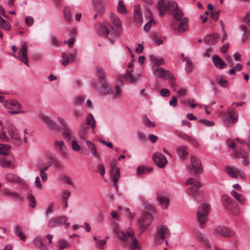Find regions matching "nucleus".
Here are the masks:
<instances>
[{"label": "nucleus", "instance_id": "c03bdc74", "mask_svg": "<svg viewBox=\"0 0 250 250\" xmlns=\"http://www.w3.org/2000/svg\"><path fill=\"white\" fill-rule=\"evenodd\" d=\"M117 9L119 12L122 14H125L127 13V11L121 0H120L118 2Z\"/></svg>", "mask_w": 250, "mask_h": 250}, {"label": "nucleus", "instance_id": "c9c22d12", "mask_svg": "<svg viewBox=\"0 0 250 250\" xmlns=\"http://www.w3.org/2000/svg\"><path fill=\"white\" fill-rule=\"evenodd\" d=\"M231 193L233 197L235 198L240 204H245V199L241 194L238 193L235 190H232L231 192Z\"/></svg>", "mask_w": 250, "mask_h": 250}, {"label": "nucleus", "instance_id": "de8ad7c7", "mask_svg": "<svg viewBox=\"0 0 250 250\" xmlns=\"http://www.w3.org/2000/svg\"><path fill=\"white\" fill-rule=\"evenodd\" d=\"M177 150L178 154L180 157H184L188 154L186 147L182 146H179L177 148Z\"/></svg>", "mask_w": 250, "mask_h": 250}, {"label": "nucleus", "instance_id": "7c9ffc66", "mask_svg": "<svg viewBox=\"0 0 250 250\" xmlns=\"http://www.w3.org/2000/svg\"><path fill=\"white\" fill-rule=\"evenodd\" d=\"M234 156L236 158H242L243 159L242 163L244 166H248L250 162L247 159V154L243 150L240 149L239 151H236L235 152Z\"/></svg>", "mask_w": 250, "mask_h": 250}, {"label": "nucleus", "instance_id": "4c0bfd02", "mask_svg": "<svg viewBox=\"0 0 250 250\" xmlns=\"http://www.w3.org/2000/svg\"><path fill=\"white\" fill-rule=\"evenodd\" d=\"M87 124L91 125V128L93 130L95 126V120L93 115L89 113L86 117V119Z\"/></svg>", "mask_w": 250, "mask_h": 250}, {"label": "nucleus", "instance_id": "4d7b16f0", "mask_svg": "<svg viewBox=\"0 0 250 250\" xmlns=\"http://www.w3.org/2000/svg\"><path fill=\"white\" fill-rule=\"evenodd\" d=\"M143 123L148 127H154L155 126V123L151 122L146 116H144Z\"/></svg>", "mask_w": 250, "mask_h": 250}, {"label": "nucleus", "instance_id": "a18cd8bd", "mask_svg": "<svg viewBox=\"0 0 250 250\" xmlns=\"http://www.w3.org/2000/svg\"><path fill=\"white\" fill-rule=\"evenodd\" d=\"M186 61V71L188 73H190L194 68V65L191 61L188 58L185 59Z\"/></svg>", "mask_w": 250, "mask_h": 250}, {"label": "nucleus", "instance_id": "603ef678", "mask_svg": "<svg viewBox=\"0 0 250 250\" xmlns=\"http://www.w3.org/2000/svg\"><path fill=\"white\" fill-rule=\"evenodd\" d=\"M62 65L63 66L67 65L70 62V60L68 55L65 52H63L62 54Z\"/></svg>", "mask_w": 250, "mask_h": 250}, {"label": "nucleus", "instance_id": "9d476101", "mask_svg": "<svg viewBox=\"0 0 250 250\" xmlns=\"http://www.w3.org/2000/svg\"><path fill=\"white\" fill-rule=\"evenodd\" d=\"M214 235L217 236L230 238L234 235V232L230 228L224 226L216 227L213 230Z\"/></svg>", "mask_w": 250, "mask_h": 250}, {"label": "nucleus", "instance_id": "7ed1b4c3", "mask_svg": "<svg viewBox=\"0 0 250 250\" xmlns=\"http://www.w3.org/2000/svg\"><path fill=\"white\" fill-rule=\"evenodd\" d=\"M154 62L155 64L152 66V69L156 75L161 78H174V76L170 71L159 66V65H162L165 63L163 58L159 59H155Z\"/></svg>", "mask_w": 250, "mask_h": 250}, {"label": "nucleus", "instance_id": "72a5a7b5", "mask_svg": "<svg viewBox=\"0 0 250 250\" xmlns=\"http://www.w3.org/2000/svg\"><path fill=\"white\" fill-rule=\"evenodd\" d=\"M238 168L235 167H226L225 171L232 178H237V171Z\"/></svg>", "mask_w": 250, "mask_h": 250}, {"label": "nucleus", "instance_id": "6e6d98bb", "mask_svg": "<svg viewBox=\"0 0 250 250\" xmlns=\"http://www.w3.org/2000/svg\"><path fill=\"white\" fill-rule=\"evenodd\" d=\"M199 123L205 126H211L214 125V123L212 121H208L204 119H201L199 120Z\"/></svg>", "mask_w": 250, "mask_h": 250}, {"label": "nucleus", "instance_id": "6ab92c4d", "mask_svg": "<svg viewBox=\"0 0 250 250\" xmlns=\"http://www.w3.org/2000/svg\"><path fill=\"white\" fill-rule=\"evenodd\" d=\"M5 179L7 182L19 185H24V181L18 175L12 173H7L4 176Z\"/></svg>", "mask_w": 250, "mask_h": 250}, {"label": "nucleus", "instance_id": "774afa93", "mask_svg": "<svg viewBox=\"0 0 250 250\" xmlns=\"http://www.w3.org/2000/svg\"><path fill=\"white\" fill-rule=\"evenodd\" d=\"M0 165L3 167H8L10 165V162L0 158Z\"/></svg>", "mask_w": 250, "mask_h": 250}, {"label": "nucleus", "instance_id": "680f3d73", "mask_svg": "<svg viewBox=\"0 0 250 250\" xmlns=\"http://www.w3.org/2000/svg\"><path fill=\"white\" fill-rule=\"evenodd\" d=\"M84 100L83 96H78L74 99V103L76 105H81Z\"/></svg>", "mask_w": 250, "mask_h": 250}, {"label": "nucleus", "instance_id": "a211bd4d", "mask_svg": "<svg viewBox=\"0 0 250 250\" xmlns=\"http://www.w3.org/2000/svg\"><path fill=\"white\" fill-rule=\"evenodd\" d=\"M3 195L15 200H22L24 197L19 193L10 188H4L2 190Z\"/></svg>", "mask_w": 250, "mask_h": 250}, {"label": "nucleus", "instance_id": "69168bd1", "mask_svg": "<svg viewBox=\"0 0 250 250\" xmlns=\"http://www.w3.org/2000/svg\"><path fill=\"white\" fill-rule=\"evenodd\" d=\"M170 91L166 88H163L160 91V94L162 97H167L170 95Z\"/></svg>", "mask_w": 250, "mask_h": 250}, {"label": "nucleus", "instance_id": "a878e982", "mask_svg": "<svg viewBox=\"0 0 250 250\" xmlns=\"http://www.w3.org/2000/svg\"><path fill=\"white\" fill-rule=\"evenodd\" d=\"M110 176L114 182L113 187L117 190L118 189L117 182L120 177L119 168L110 170Z\"/></svg>", "mask_w": 250, "mask_h": 250}, {"label": "nucleus", "instance_id": "3c124183", "mask_svg": "<svg viewBox=\"0 0 250 250\" xmlns=\"http://www.w3.org/2000/svg\"><path fill=\"white\" fill-rule=\"evenodd\" d=\"M188 29L187 21H182L180 22L177 26V30L181 32L185 31Z\"/></svg>", "mask_w": 250, "mask_h": 250}, {"label": "nucleus", "instance_id": "423d86ee", "mask_svg": "<svg viewBox=\"0 0 250 250\" xmlns=\"http://www.w3.org/2000/svg\"><path fill=\"white\" fill-rule=\"evenodd\" d=\"M170 235V231L168 228L165 226H161L156 231L154 236V243L156 245H161L165 241L167 244V241L165 240L166 238Z\"/></svg>", "mask_w": 250, "mask_h": 250}, {"label": "nucleus", "instance_id": "39448f33", "mask_svg": "<svg viewBox=\"0 0 250 250\" xmlns=\"http://www.w3.org/2000/svg\"><path fill=\"white\" fill-rule=\"evenodd\" d=\"M221 199L224 206L230 214L235 216L240 214V210L233 199L227 195H223Z\"/></svg>", "mask_w": 250, "mask_h": 250}, {"label": "nucleus", "instance_id": "9b49d317", "mask_svg": "<svg viewBox=\"0 0 250 250\" xmlns=\"http://www.w3.org/2000/svg\"><path fill=\"white\" fill-rule=\"evenodd\" d=\"M186 185H190L191 187L188 188L187 193L189 195H192V198L194 200H198L197 197L194 194L202 186V184L199 181H197L193 178H189L186 182Z\"/></svg>", "mask_w": 250, "mask_h": 250}, {"label": "nucleus", "instance_id": "cd10ccee", "mask_svg": "<svg viewBox=\"0 0 250 250\" xmlns=\"http://www.w3.org/2000/svg\"><path fill=\"white\" fill-rule=\"evenodd\" d=\"M156 200L163 209L167 208L169 204V200L167 197L158 195Z\"/></svg>", "mask_w": 250, "mask_h": 250}, {"label": "nucleus", "instance_id": "c85d7f7f", "mask_svg": "<svg viewBox=\"0 0 250 250\" xmlns=\"http://www.w3.org/2000/svg\"><path fill=\"white\" fill-rule=\"evenodd\" d=\"M225 118H228L231 120L232 123H236L238 120V114L230 108H229L227 112L225 113Z\"/></svg>", "mask_w": 250, "mask_h": 250}, {"label": "nucleus", "instance_id": "8fccbe9b", "mask_svg": "<svg viewBox=\"0 0 250 250\" xmlns=\"http://www.w3.org/2000/svg\"><path fill=\"white\" fill-rule=\"evenodd\" d=\"M95 172L100 173L101 175L103 177L105 172L104 166L102 164H98L97 166V169Z\"/></svg>", "mask_w": 250, "mask_h": 250}, {"label": "nucleus", "instance_id": "4468645a", "mask_svg": "<svg viewBox=\"0 0 250 250\" xmlns=\"http://www.w3.org/2000/svg\"><path fill=\"white\" fill-rule=\"evenodd\" d=\"M13 56L18 58L25 64L29 66L27 45L26 43H23L20 48L18 53V57H17V56L14 54H13Z\"/></svg>", "mask_w": 250, "mask_h": 250}, {"label": "nucleus", "instance_id": "f257e3e1", "mask_svg": "<svg viewBox=\"0 0 250 250\" xmlns=\"http://www.w3.org/2000/svg\"><path fill=\"white\" fill-rule=\"evenodd\" d=\"M113 231L121 241V244L123 246L130 245V250H142L141 247L138 244L137 239L134 237V232L132 230H129L126 233L119 226H115L113 227Z\"/></svg>", "mask_w": 250, "mask_h": 250}, {"label": "nucleus", "instance_id": "79ce46f5", "mask_svg": "<svg viewBox=\"0 0 250 250\" xmlns=\"http://www.w3.org/2000/svg\"><path fill=\"white\" fill-rule=\"evenodd\" d=\"M68 242L63 239H60L58 241L57 245L58 250H63L67 247Z\"/></svg>", "mask_w": 250, "mask_h": 250}, {"label": "nucleus", "instance_id": "473e14b6", "mask_svg": "<svg viewBox=\"0 0 250 250\" xmlns=\"http://www.w3.org/2000/svg\"><path fill=\"white\" fill-rule=\"evenodd\" d=\"M121 85L120 84L115 85L113 89H111V94L113 98L115 99H119L121 95V90L120 88Z\"/></svg>", "mask_w": 250, "mask_h": 250}, {"label": "nucleus", "instance_id": "5701e85b", "mask_svg": "<svg viewBox=\"0 0 250 250\" xmlns=\"http://www.w3.org/2000/svg\"><path fill=\"white\" fill-rule=\"evenodd\" d=\"M193 232L200 242L203 243L208 248H209L210 247V243L208 240L207 238L205 237L199 229H194Z\"/></svg>", "mask_w": 250, "mask_h": 250}, {"label": "nucleus", "instance_id": "5fc2aeb1", "mask_svg": "<svg viewBox=\"0 0 250 250\" xmlns=\"http://www.w3.org/2000/svg\"><path fill=\"white\" fill-rule=\"evenodd\" d=\"M96 72L99 78H105L106 75L104 69L101 66L96 67Z\"/></svg>", "mask_w": 250, "mask_h": 250}, {"label": "nucleus", "instance_id": "bf43d9fd", "mask_svg": "<svg viewBox=\"0 0 250 250\" xmlns=\"http://www.w3.org/2000/svg\"><path fill=\"white\" fill-rule=\"evenodd\" d=\"M240 28L243 32V39H242V41L243 42H245L246 39L247 38V34L248 32V28L247 26L245 25H241L240 26Z\"/></svg>", "mask_w": 250, "mask_h": 250}, {"label": "nucleus", "instance_id": "f704fd0d", "mask_svg": "<svg viewBox=\"0 0 250 250\" xmlns=\"http://www.w3.org/2000/svg\"><path fill=\"white\" fill-rule=\"evenodd\" d=\"M110 18L111 22L117 27L122 26V21L114 13L110 14Z\"/></svg>", "mask_w": 250, "mask_h": 250}, {"label": "nucleus", "instance_id": "49530a36", "mask_svg": "<svg viewBox=\"0 0 250 250\" xmlns=\"http://www.w3.org/2000/svg\"><path fill=\"white\" fill-rule=\"evenodd\" d=\"M171 81L170 82V83L171 84V87L174 89V90L179 95H184L186 93V90L184 88H174V85H173V83H174V79H170Z\"/></svg>", "mask_w": 250, "mask_h": 250}, {"label": "nucleus", "instance_id": "864d4df0", "mask_svg": "<svg viewBox=\"0 0 250 250\" xmlns=\"http://www.w3.org/2000/svg\"><path fill=\"white\" fill-rule=\"evenodd\" d=\"M214 80L213 82L211 83L212 84L213 83H217L223 87H227L228 85V83L226 79H214Z\"/></svg>", "mask_w": 250, "mask_h": 250}, {"label": "nucleus", "instance_id": "09e8293b", "mask_svg": "<svg viewBox=\"0 0 250 250\" xmlns=\"http://www.w3.org/2000/svg\"><path fill=\"white\" fill-rule=\"evenodd\" d=\"M71 10L69 7H65L63 9L64 17L66 21H71V17L70 16Z\"/></svg>", "mask_w": 250, "mask_h": 250}, {"label": "nucleus", "instance_id": "20e7f679", "mask_svg": "<svg viewBox=\"0 0 250 250\" xmlns=\"http://www.w3.org/2000/svg\"><path fill=\"white\" fill-rule=\"evenodd\" d=\"M6 129L13 143L16 146H21L22 141L19 136V129L16 126L11 122L6 123Z\"/></svg>", "mask_w": 250, "mask_h": 250}, {"label": "nucleus", "instance_id": "37998d69", "mask_svg": "<svg viewBox=\"0 0 250 250\" xmlns=\"http://www.w3.org/2000/svg\"><path fill=\"white\" fill-rule=\"evenodd\" d=\"M27 200L29 202V205L31 208H34L36 207V199H35L34 196L33 195V194L31 193H30V192H28V195L27 196Z\"/></svg>", "mask_w": 250, "mask_h": 250}, {"label": "nucleus", "instance_id": "1a4fd4ad", "mask_svg": "<svg viewBox=\"0 0 250 250\" xmlns=\"http://www.w3.org/2000/svg\"><path fill=\"white\" fill-rule=\"evenodd\" d=\"M4 106L9 110V113L12 114L23 113L24 111L22 110L21 104L18 101L10 100L5 102Z\"/></svg>", "mask_w": 250, "mask_h": 250}, {"label": "nucleus", "instance_id": "f3484780", "mask_svg": "<svg viewBox=\"0 0 250 250\" xmlns=\"http://www.w3.org/2000/svg\"><path fill=\"white\" fill-rule=\"evenodd\" d=\"M106 2V0H93L91 4L94 10L101 15L104 12Z\"/></svg>", "mask_w": 250, "mask_h": 250}, {"label": "nucleus", "instance_id": "2eb2a0df", "mask_svg": "<svg viewBox=\"0 0 250 250\" xmlns=\"http://www.w3.org/2000/svg\"><path fill=\"white\" fill-rule=\"evenodd\" d=\"M54 146L57 150L59 151L60 155L64 158L67 159L69 157V154L66 146L63 141L56 140L54 142Z\"/></svg>", "mask_w": 250, "mask_h": 250}, {"label": "nucleus", "instance_id": "ea45409f", "mask_svg": "<svg viewBox=\"0 0 250 250\" xmlns=\"http://www.w3.org/2000/svg\"><path fill=\"white\" fill-rule=\"evenodd\" d=\"M11 146L7 144H0V154L6 155L8 151L10 149Z\"/></svg>", "mask_w": 250, "mask_h": 250}, {"label": "nucleus", "instance_id": "2f4dec72", "mask_svg": "<svg viewBox=\"0 0 250 250\" xmlns=\"http://www.w3.org/2000/svg\"><path fill=\"white\" fill-rule=\"evenodd\" d=\"M62 135L64 139L67 140H70L73 138V136L71 130L68 125L64 126L62 128Z\"/></svg>", "mask_w": 250, "mask_h": 250}, {"label": "nucleus", "instance_id": "13d9d810", "mask_svg": "<svg viewBox=\"0 0 250 250\" xmlns=\"http://www.w3.org/2000/svg\"><path fill=\"white\" fill-rule=\"evenodd\" d=\"M0 24L1 26L5 30H8L10 28V23L6 20H3L2 18L0 19Z\"/></svg>", "mask_w": 250, "mask_h": 250}, {"label": "nucleus", "instance_id": "0eeeda50", "mask_svg": "<svg viewBox=\"0 0 250 250\" xmlns=\"http://www.w3.org/2000/svg\"><path fill=\"white\" fill-rule=\"evenodd\" d=\"M90 86L92 88L98 87L102 93L109 94L111 92V86L106 79H93L90 82Z\"/></svg>", "mask_w": 250, "mask_h": 250}, {"label": "nucleus", "instance_id": "e433bc0d", "mask_svg": "<svg viewBox=\"0 0 250 250\" xmlns=\"http://www.w3.org/2000/svg\"><path fill=\"white\" fill-rule=\"evenodd\" d=\"M152 167L146 168L144 166H139L137 169V175L139 176L140 174H148L152 170Z\"/></svg>", "mask_w": 250, "mask_h": 250}, {"label": "nucleus", "instance_id": "bb28decb", "mask_svg": "<svg viewBox=\"0 0 250 250\" xmlns=\"http://www.w3.org/2000/svg\"><path fill=\"white\" fill-rule=\"evenodd\" d=\"M85 143L88 150L91 152L92 155L96 158H99L100 155L97 150L96 147L94 144L89 140H86Z\"/></svg>", "mask_w": 250, "mask_h": 250}, {"label": "nucleus", "instance_id": "ddd939ff", "mask_svg": "<svg viewBox=\"0 0 250 250\" xmlns=\"http://www.w3.org/2000/svg\"><path fill=\"white\" fill-rule=\"evenodd\" d=\"M152 220V214L148 212H144L141 218L138 220L139 229L143 233L146 228L151 224Z\"/></svg>", "mask_w": 250, "mask_h": 250}, {"label": "nucleus", "instance_id": "6e6552de", "mask_svg": "<svg viewBox=\"0 0 250 250\" xmlns=\"http://www.w3.org/2000/svg\"><path fill=\"white\" fill-rule=\"evenodd\" d=\"M209 210L210 206L208 203L203 204L199 207L197 218L200 224V227L202 228L206 224L207 221V215Z\"/></svg>", "mask_w": 250, "mask_h": 250}, {"label": "nucleus", "instance_id": "a19ab883", "mask_svg": "<svg viewBox=\"0 0 250 250\" xmlns=\"http://www.w3.org/2000/svg\"><path fill=\"white\" fill-rule=\"evenodd\" d=\"M55 206V204L54 202H51L48 204L44 211L46 217H48L49 215L53 212Z\"/></svg>", "mask_w": 250, "mask_h": 250}, {"label": "nucleus", "instance_id": "aec40b11", "mask_svg": "<svg viewBox=\"0 0 250 250\" xmlns=\"http://www.w3.org/2000/svg\"><path fill=\"white\" fill-rule=\"evenodd\" d=\"M142 10L140 6H135L133 14V22L136 25H141L143 22Z\"/></svg>", "mask_w": 250, "mask_h": 250}, {"label": "nucleus", "instance_id": "052dcab7", "mask_svg": "<svg viewBox=\"0 0 250 250\" xmlns=\"http://www.w3.org/2000/svg\"><path fill=\"white\" fill-rule=\"evenodd\" d=\"M33 241L35 246L39 248L44 244L43 239L41 238H36L34 239Z\"/></svg>", "mask_w": 250, "mask_h": 250}, {"label": "nucleus", "instance_id": "58836bf2", "mask_svg": "<svg viewBox=\"0 0 250 250\" xmlns=\"http://www.w3.org/2000/svg\"><path fill=\"white\" fill-rule=\"evenodd\" d=\"M15 234L18 236L21 240L25 241L26 237L24 232L21 230V228L19 226H16L14 228Z\"/></svg>", "mask_w": 250, "mask_h": 250}, {"label": "nucleus", "instance_id": "b1692460", "mask_svg": "<svg viewBox=\"0 0 250 250\" xmlns=\"http://www.w3.org/2000/svg\"><path fill=\"white\" fill-rule=\"evenodd\" d=\"M212 60L215 67L218 69H223L227 66L225 62L217 55H213Z\"/></svg>", "mask_w": 250, "mask_h": 250}, {"label": "nucleus", "instance_id": "412c9836", "mask_svg": "<svg viewBox=\"0 0 250 250\" xmlns=\"http://www.w3.org/2000/svg\"><path fill=\"white\" fill-rule=\"evenodd\" d=\"M67 220L65 216H57L51 219L48 222V226L49 228H54L62 225Z\"/></svg>", "mask_w": 250, "mask_h": 250}, {"label": "nucleus", "instance_id": "f03ea898", "mask_svg": "<svg viewBox=\"0 0 250 250\" xmlns=\"http://www.w3.org/2000/svg\"><path fill=\"white\" fill-rule=\"evenodd\" d=\"M158 5L160 16L163 17L165 15L166 10H167L168 14L172 15L176 20L179 21L182 19L183 13L179 8L176 2L160 0L158 2Z\"/></svg>", "mask_w": 250, "mask_h": 250}, {"label": "nucleus", "instance_id": "4be33fe9", "mask_svg": "<svg viewBox=\"0 0 250 250\" xmlns=\"http://www.w3.org/2000/svg\"><path fill=\"white\" fill-rule=\"evenodd\" d=\"M41 121L45 124L47 127L53 130L59 131V128L51 118L47 116H42Z\"/></svg>", "mask_w": 250, "mask_h": 250}, {"label": "nucleus", "instance_id": "f8f14e48", "mask_svg": "<svg viewBox=\"0 0 250 250\" xmlns=\"http://www.w3.org/2000/svg\"><path fill=\"white\" fill-rule=\"evenodd\" d=\"M191 166L188 167V171L194 175L200 174L203 172V168L200 160L196 157L192 156L190 158Z\"/></svg>", "mask_w": 250, "mask_h": 250}, {"label": "nucleus", "instance_id": "0e129e2a", "mask_svg": "<svg viewBox=\"0 0 250 250\" xmlns=\"http://www.w3.org/2000/svg\"><path fill=\"white\" fill-rule=\"evenodd\" d=\"M71 193L69 190H64L62 192L61 194V196L63 200H67L68 198L69 197Z\"/></svg>", "mask_w": 250, "mask_h": 250}, {"label": "nucleus", "instance_id": "393cba45", "mask_svg": "<svg viewBox=\"0 0 250 250\" xmlns=\"http://www.w3.org/2000/svg\"><path fill=\"white\" fill-rule=\"evenodd\" d=\"M220 35L217 33H213L207 35L204 39L205 42L208 45H213L218 42Z\"/></svg>", "mask_w": 250, "mask_h": 250}, {"label": "nucleus", "instance_id": "dca6fc26", "mask_svg": "<svg viewBox=\"0 0 250 250\" xmlns=\"http://www.w3.org/2000/svg\"><path fill=\"white\" fill-rule=\"evenodd\" d=\"M153 160L154 162L160 168H164L167 164V160L166 157L160 153L156 152L153 154Z\"/></svg>", "mask_w": 250, "mask_h": 250}, {"label": "nucleus", "instance_id": "c756f323", "mask_svg": "<svg viewBox=\"0 0 250 250\" xmlns=\"http://www.w3.org/2000/svg\"><path fill=\"white\" fill-rule=\"evenodd\" d=\"M109 25L106 24H101L98 30V34L101 36H103L109 39L108 35L109 34V29L108 28Z\"/></svg>", "mask_w": 250, "mask_h": 250}, {"label": "nucleus", "instance_id": "338daca9", "mask_svg": "<svg viewBox=\"0 0 250 250\" xmlns=\"http://www.w3.org/2000/svg\"><path fill=\"white\" fill-rule=\"evenodd\" d=\"M71 146H72V149L75 151H78L81 148L80 145L78 144V143L75 140H73L72 142Z\"/></svg>", "mask_w": 250, "mask_h": 250}, {"label": "nucleus", "instance_id": "e2e57ef3", "mask_svg": "<svg viewBox=\"0 0 250 250\" xmlns=\"http://www.w3.org/2000/svg\"><path fill=\"white\" fill-rule=\"evenodd\" d=\"M0 139L4 142H9V139L6 135L5 132L3 130H0Z\"/></svg>", "mask_w": 250, "mask_h": 250}]
</instances>
